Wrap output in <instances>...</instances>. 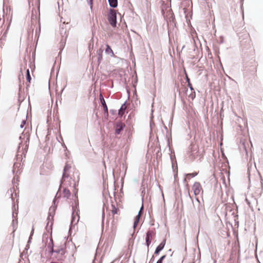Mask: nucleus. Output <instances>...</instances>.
<instances>
[{
	"instance_id": "nucleus-1",
	"label": "nucleus",
	"mask_w": 263,
	"mask_h": 263,
	"mask_svg": "<svg viewBox=\"0 0 263 263\" xmlns=\"http://www.w3.org/2000/svg\"><path fill=\"white\" fill-rule=\"evenodd\" d=\"M79 180V173L78 170L71 164L66 163L63 172L62 177V184L63 185H68L67 182L69 183V186L73 189L74 198L77 199V193L78 189L77 186Z\"/></svg>"
},
{
	"instance_id": "nucleus-2",
	"label": "nucleus",
	"mask_w": 263,
	"mask_h": 263,
	"mask_svg": "<svg viewBox=\"0 0 263 263\" xmlns=\"http://www.w3.org/2000/svg\"><path fill=\"white\" fill-rule=\"evenodd\" d=\"M109 211L112 214V217L111 218V221L110 225H109V222H108L107 228L110 231L109 236L110 237V239H112L116 235L118 222L117 219H116L115 218V215L118 213L119 209L113 203H112Z\"/></svg>"
},
{
	"instance_id": "nucleus-3",
	"label": "nucleus",
	"mask_w": 263,
	"mask_h": 263,
	"mask_svg": "<svg viewBox=\"0 0 263 263\" xmlns=\"http://www.w3.org/2000/svg\"><path fill=\"white\" fill-rule=\"evenodd\" d=\"M67 183L68 185H63V184L61 186V189L63 188L61 193V196L63 198H65L66 200L73 199L74 201L75 204H76L78 203V198L77 197V199H75L73 189L71 186H69V183L67 182Z\"/></svg>"
},
{
	"instance_id": "nucleus-4",
	"label": "nucleus",
	"mask_w": 263,
	"mask_h": 263,
	"mask_svg": "<svg viewBox=\"0 0 263 263\" xmlns=\"http://www.w3.org/2000/svg\"><path fill=\"white\" fill-rule=\"evenodd\" d=\"M53 255V258L60 261H64L66 258L65 254L66 251L65 249L61 248L56 250L52 249L51 251Z\"/></svg>"
},
{
	"instance_id": "nucleus-5",
	"label": "nucleus",
	"mask_w": 263,
	"mask_h": 263,
	"mask_svg": "<svg viewBox=\"0 0 263 263\" xmlns=\"http://www.w3.org/2000/svg\"><path fill=\"white\" fill-rule=\"evenodd\" d=\"M116 12L115 10L111 9L108 15V21L112 27L116 26Z\"/></svg>"
},
{
	"instance_id": "nucleus-6",
	"label": "nucleus",
	"mask_w": 263,
	"mask_h": 263,
	"mask_svg": "<svg viewBox=\"0 0 263 263\" xmlns=\"http://www.w3.org/2000/svg\"><path fill=\"white\" fill-rule=\"evenodd\" d=\"M192 190L195 196L199 195L203 192L202 188L199 182H196L192 186Z\"/></svg>"
},
{
	"instance_id": "nucleus-7",
	"label": "nucleus",
	"mask_w": 263,
	"mask_h": 263,
	"mask_svg": "<svg viewBox=\"0 0 263 263\" xmlns=\"http://www.w3.org/2000/svg\"><path fill=\"white\" fill-rule=\"evenodd\" d=\"M155 233L153 231H148L146 233L145 241L147 247V250H148L149 246L151 243L153 238L155 236Z\"/></svg>"
},
{
	"instance_id": "nucleus-8",
	"label": "nucleus",
	"mask_w": 263,
	"mask_h": 263,
	"mask_svg": "<svg viewBox=\"0 0 263 263\" xmlns=\"http://www.w3.org/2000/svg\"><path fill=\"white\" fill-rule=\"evenodd\" d=\"M78 205V203L76 204L75 208H73V211L72 213V221H77V222L79 221L80 219V216H79V210L77 209V206Z\"/></svg>"
},
{
	"instance_id": "nucleus-9",
	"label": "nucleus",
	"mask_w": 263,
	"mask_h": 263,
	"mask_svg": "<svg viewBox=\"0 0 263 263\" xmlns=\"http://www.w3.org/2000/svg\"><path fill=\"white\" fill-rule=\"evenodd\" d=\"M166 243V240L164 239L163 241L159 244V245L157 247L155 254H158L164 248Z\"/></svg>"
},
{
	"instance_id": "nucleus-10",
	"label": "nucleus",
	"mask_w": 263,
	"mask_h": 263,
	"mask_svg": "<svg viewBox=\"0 0 263 263\" xmlns=\"http://www.w3.org/2000/svg\"><path fill=\"white\" fill-rule=\"evenodd\" d=\"M125 126V124L122 122L118 123L116 125L115 133L116 134H119L122 130L123 128Z\"/></svg>"
},
{
	"instance_id": "nucleus-11",
	"label": "nucleus",
	"mask_w": 263,
	"mask_h": 263,
	"mask_svg": "<svg viewBox=\"0 0 263 263\" xmlns=\"http://www.w3.org/2000/svg\"><path fill=\"white\" fill-rule=\"evenodd\" d=\"M142 209H143V206H142V208H141V210L139 212L138 215H137L136 217H135L134 223V228H135L137 227L138 223H139V219H140V218L142 215Z\"/></svg>"
},
{
	"instance_id": "nucleus-12",
	"label": "nucleus",
	"mask_w": 263,
	"mask_h": 263,
	"mask_svg": "<svg viewBox=\"0 0 263 263\" xmlns=\"http://www.w3.org/2000/svg\"><path fill=\"white\" fill-rule=\"evenodd\" d=\"M100 101H101V104H102V105L103 106L104 111L107 113L108 112L107 106L106 105V104L105 103V100L103 98V97L102 94L100 95Z\"/></svg>"
},
{
	"instance_id": "nucleus-13",
	"label": "nucleus",
	"mask_w": 263,
	"mask_h": 263,
	"mask_svg": "<svg viewBox=\"0 0 263 263\" xmlns=\"http://www.w3.org/2000/svg\"><path fill=\"white\" fill-rule=\"evenodd\" d=\"M47 220H48V222L47 223L46 227H47V228H48V227H50L51 228L53 224V217L52 216H51V215H49L48 216Z\"/></svg>"
},
{
	"instance_id": "nucleus-14",
	"label": "nucleus",
	"mask_w": 263,
	"mask_h": 263,
	"mask_svg": "<svg viewBox=\"0 0 263 263\" xmlns=\"http://www.w3.org/2000/svg\"><path fill=\"white\" fill-rule=\"evenodd\" d=\"M126 106L125 104H122L120 109L119 110V112H118L119 115H120L121 116H123V115L124 114V111L126 110Z\"/></svg>"
},
{
	"instance_id": "nucleus-15",
	"label": "nucleus",
	"mask_w": 263,
	"mask_h": 263,
	"mask_svg": "<svg viewBox=\"0 0 263 263\" xmlns=\"http://www.w3.org/2000/svg\"><path fill=\"white\" fill-rule=\"evenodd\" d=\"M109 5L110 7L113 8L117 7L118 5V1L117 0H108Z\"/></svg>"
},
{
	"instance_id": "nucleus-16",
	"label": "nucleus",
	"mask_w": 263,
	"mask_h": 263,
	"mask_svg": "<svg viewBox=\"0 0 263 263\" xmlns=\"http://www.w3.org/2000/svg\"><path fill=\"white\" fill-rule=\"evenodd\" d=\"M197 175V173H193L190 174H187L186 175L185 178L184 179V181H186V180H190L191 178L195 177Z\"/></svg>"
},
{
	"instance_id": "nucleus-17",
	"label": "nucleus",
	"mask_w": 263,
	"mask_h": 263,
	"mask_svg": "<svg viewBox=\"0 0 263 263\" xmlns=\"http://www.w3.org/2000/svg\"><path fill=\"white\" fill-rule=\"evenodd\" d=\"M256 181L260 184V186L262 187L263 179L261 176L260 175V174L259 172L257 173Z\"/></svg>"
},
{
	"instance_id": "nucleus-18",
	"label": "nucleus",
	"mask_w": 263,
	"mask_h": 263,
	"mask_svg": "<svg viewBox=\"0 0 263 263\" xmlns=\"http://www.w3.org/2000/svg\"><path fill=\"white\" fill-rule=\"evenodd\" d=\"M105 52L106 53H111L112 55H114L113 51L108 45H106V49L105 50Z\"/></svg>"
},
{
	"instance_id": "nucleus-19",
	"label": "nucleus",
	"mask_w": 263,
	"mask_h": 263,
	"mask_svg": "<svg viewBox=\"0 0 263 263\" xmlns=\"http://www.w3.org/2000/svg\"><path fill=\"white\" fill-rule=\"evenodd\" d=\"M26 79H27V81L28 82V83H30V81H31V76L30 75L29 70V69L27 70Z\"/></svg>"
},
{
	"instance_id": "nucleus-20",
	"label": "nucleus",
	"mask_w": 263,
	"mask_h": 263,
	"mask_svg": "<svg viewBox=\"0 0 263 263\" xmlns=\"http://www.w3.org/2000/svg\"><path fill=\"white\" fill-rule=\"evenodd\" d=\"M166 255H163L161 258L157 261V263H162L163 259L165 258Z\"/></svg>"
},
{
	"instance_id": "nucleus-21",
	"label": "nucleus",
	"mask_w": 263,
	"mask_h": 263,
	"mask_svg": "<svg viewBox=\"0 0 263 263\" xmlns=\"http://www.w3.org/2000/svg\"><path fill=\"white\" fill-rule=\"evenodd\" d=\"M189 97L192 100H193L195 97V92H193V93H192L190 95H189Z\"/></svg>"
},
{
	"instance_id": "nucleus-22",
	"label": "nucleus",
	"mask_w": 263,
	"mask_h": 263,
	"mask_svg": "<svg viewBox=\"0 0 263 263\" xmlns=\"http://www.w3.org/2000/svg\"><path fill=\"white\" fill-rule=\"evenodd\" d=\"M102 52H103V50H102V49H100L98 51V54H99V55L100 56V57H101V58H102Z\"/></svg>"
},
{
	"instance_id": "nucleus-23",
	"label": "nucleus",
	"mask_w": 263,
	"mask_h": 263,
	"mask_svg": "<svg viewBox=\"0 0 263 263\" xmlns=\"http://www.w3.org/2000/svg\"><path fill=\"white\" fill-rule=\"evenodd\" d=\"M249 181L250 182H251V181L254 182V179L253 177H252L250 174L249 175Z\"/></svg>"
},
{
	"instance_id": "nucleus-24",
	"label": "nucleus",
	"mask_w": 263,
	"mask_h": 263,
	"mask_svg": "<svg viewBox=\"0 0 263 263\" xmlns=\"http://www.w3.org/2000/svg\"><path fill=\"white\" fill-rule=\"evenodd\" d=\"M25 124H26V121L23 120L20 125L21 127L23 128Z\"/></svg>"
},
{
	"instance_id": "nucleus-25",
	"label": "nucleus",
	"mask_w": 263,
	"mask_h": 263,
	"mask_svg": "<svg viewBox=\"0 0 263 263\" xmlns=\"http://www.w3.org/2000/svg\"><path fill=\"white\" fill-rule=\"evenodd\" d=\"M187 85L190 87V88L191 89V90H194L193 87L192 86V85L191 84V83H188Z\"/></svg>"
},
{
	"instance_id": "nucleus-26",
	"label": "nucleus",
	"mask_w": 263,
	"mask_h": 263,
	"mask_svg": "<svg viewBox=\"0 0 263 263\" xmlns=\"http://www.w3.org/2000/svg\"><path fill=\"white\" fill-rule=\"evenodd\" d=\"M88 3L90 4L91 7H92L93 0H87Z\"/></svg>"
},
{
	"instance_id": "nucleus-27",
	"label": "nucleus",
	"mask_w": 263,
	"mask_h": 263,
	"mask_svg": "<svg viewBox=\"0 0 263 263\" xmlns=\"http://www.w3.org/2000/svg\"><path fill=\"white\" fill-rule=\"evenodd\" d=\"M186 81H187V83H191L189 77L187 76H186Z\"/></svg>"
},
{
	"instance_id": "nucleus-28",
	"label": "nucleus",
	"mask_w": 263,
	"mask_h": 263,
	"mask_svg": "<svg viewBox=\"0 0 263 263\" xmlns=\"http://www.w3.org/2000/svg\"><path fill=\"white\" fill-rule=\"evenodd\" d=\"M50 263H61V262H51Z\"/></svg>"
}]
</instances>
